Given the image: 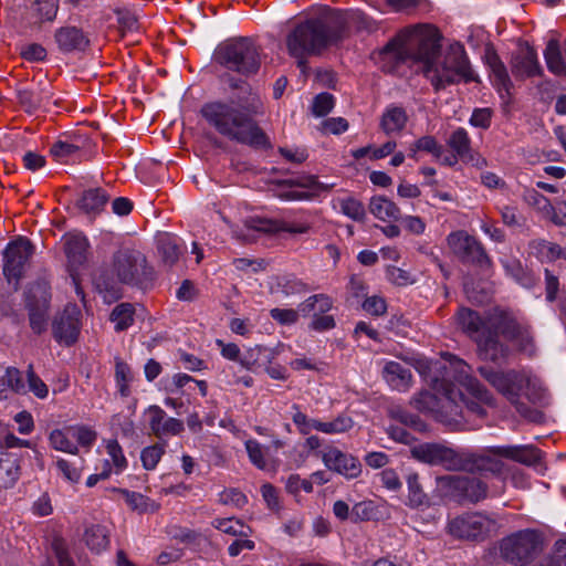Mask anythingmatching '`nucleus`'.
I'll return each instance as SVG.
<instances>
[{"label":"nucleus","instance_id":"54","mask_svg":"<svg viewBox=\"0 0 566 566\" xmlns=\"http://www.w3.org/2000/svg\"><path fill=\"white\" fill-rule=\"evenodd\" d=\"M166 451V442H158L143 449L140 459L146 470H154Z\"/></svg>","mask_w":566,"mask_h":566},{"label":"nucleus","instance_id":"22","mask_svg":"<svg viewBox=\"0 0 566 566\" xmlns=\"http://www.w3.org/2000/svg\"><path fill=\"white\" fill-rule=\"evenodd\" d=\"M511 71L516 78L533 77L541 73L537 54L527 43L521 45L513 54Z\"/></svg>","mask_w":566,"mask_h":566},{"label":"nucleus","instance_id":"43","mask_svg":"<svg viewBox=\"0 0 566 566\" xmlns=\"http://www.w3.org/2000/svg\"><path fill=\"white\" fill-rule=\"evenodd\" d=\"M544 56L547 67L557 75H566V64L563 60L559 44L555 40H551L545 49Z\"/></svg>","mask_w":566,"mask_h":566},{"label":"nucleus","instance_id":"59","mask_svg":"<svg viewBox=\"0 0 566 566\" xmlns=\"http://www.w3.org/2000/svg\"><path fill=\"white\" fill-rule=\"evenodd\" d=\"M105 448L117 472L123 471L127 467V460L123 453V449L119 446L118 441L115 439H111L106 441Z\"/></svg>","mask_w":566,"mask_h":566},{"label":"nucleus","instance_id":"2","mask_svg":"<svg viewBox=\"0 0 566 566\" xmlns=\"http://www.w3.org/2000/svg\"><path fill=\"white\" fill-rule=\"evenodd\" d=\"M347 31L344 13L328 10L326 13L298 23L287 35L286 46L297 66L305 72L306 56L319 54L327 46L342 41Z\"/></svg>","mask_w":566,"mask_h":566},{"label":"nucleus","instance_id":"53","mask_svg":"<svg viewBox=\"0 0 566 566\" xmlns=\"http://www.w3.org/2000/svg\"><path fill=\"white\" fill-rule=\"evenodd\" d=\"M115 13L122 35L133 34L139 31L140 25L135 13L127 9H117Z\"/></svg>","mask_w":566,"mask_h":566},{"label":"nucleus","instance_id":"60","mask_svg":"<svg viewBox=\"0 0 566 566\" xmlns=\"http://www.w3.org/2000/svg\"><path fill=\"white\" fill-rule=\"evenodd\" d=\"M502 264L509 275L522 285H528L532 282L531 276L526 273L521 262L517 260H505Z\"/></svg>","mask_w":566,"mask_h":566},{"label":"nucleus","instance_id":"1","mask_svg":"<svg viewBox=\"0 0 566 566\" xmlns=\"http://www.w3.org/2000/svg\"><path fill=\"white\" fill-rule=\"evenodd\" d=\"M441 39L439 30L429 24H419L400 31L379 51L382 69L391 72L408 61L418 63L422 75L430 82L434 92L461 81H478L464 46L453 43L442 52Z\"/></svg>","mask_w":566,"mask_h":566},{"label":"nucleus","instance_id":"32","mask_svg":"<svg viewBox=\"0 0 566 566\" xmlns=\"http://www.w3.org/2000/svg\"><path fill=\"white\" fill-rule=\"evenodd\" d=\"M65 254L72 268H77L86 261L87 240L82 234L65 237Z\"/></svg>","mask_w":566,"mask_h":566},{"label":"nucleus","instance_id":"5","mask_svg":"<svg viewBox=\"0 0 566 566\" xmlns=\"http://www.w3.org/2000/svg\"><path fill=\"white\" fill-rule=\"evenodd\" d=\"M545 549V535L538 528H523L510 533L499 542L500 556L513 566H527Z\"/></svg>","mask_w":566,"mask_h":566},{"label":"nucleus","instance_id":"27","mask_svg":"<svg viewBox=\"0 0 566 566\" xmlns=\"http://www.w3.org/2000/svg\"><path fill=\"white\" fill-rule=\"evenodd\" d=\"M457 321L461 329L475 342L485 331V314L481 316L476 311L461 308L457 314Z\"/></svg>","mask_w":566,"mask_h":566},{"label":"nucleus","instance_id":"20","mask_svg":"<svg viewBox=\"0 0 566 566\" xmlns=\"http://www.w3.org/2000/svg\"><path fill=\"white\" fill-rule=\"evenodd\" d=\"M485 62L491 71V80L500 94L501 99L509 104L513 95V83L507 73L506 66L494 50H486Z\"/></svg>","mask_w":566,"mask_h":566},{"label":"nucleus","instance_id":"49","mask_svg":"<svg viewBox=\"0 0 566 566\" xmlns=\"http://www.w3.org/2000/svg\"><path fill=\"white\" fill-rule=\"evenodd\" d=\"M245 450L250 462L259 470H268L269 463L266 459L268 449L258 440L249 439L244 442Z\"/></svg>","mask_w":566,"mask_h":566},{"label":"nucleus","instance_id":"15","mask_svg":"<svg viewBox=\"0 0 566 566\" xmlns=\"http://www.w3.org/2000/svg\"><path fill=\"white\" fill-rule=\"evenodd\" d=\"M502 449L503 447H491L479 452L463 450L460 471L501 474L504 469Z\"/></svg>","mask_w":566,"mask_h":566},{"label":"nucleus","instance_id":"56","mask_svg":"<svg viewBox=\"0 0 566 566\" xmlns=\"http://www.w3.org/2000/svg\"><path fill=\"white\" fill-rule=\"evenodd\" d=\"M377 517V506L374 501H361L356 503L350 511V518L354 522L370 521Z\"/></svg>","mask_w":566,"mask_h":566},{"label":"nucleus","instance_id":"17","mask_svg":"<svg viewBox=\"0 0 566 566\" xmlns=\"http://www.w3.org/2000/svg\"><path fill=\"white\" fill-rule=\"evenodd\" d=\"M322 461L328 470L344 475L346 479H356L361 473L360 461L334 446H326L322 452Z\"/></svg>","mask_w":566,"mask_h":566},{"label":"nucleus","instance_id":"37","mask_svg":"<svg viewBox=\"0 0 566 566\" xmlns=\"http://www.w3.org/2000/svg\"><path fill=\"white\" fill-rule=\"evenodd\" d=\"M442 399L441 384L437 388V394L424 390L416 395L411 403L413 407L424 413H430L437 420V413Z\"/></svg>","mask_w":566,"mask_h":566},{"label":"nucleus","instance_id":"58","mask_svg":"<svg viewBox=\"0 0 566 566\" xmlns=\"http://www.w3.org/2000/svg\"><path fill=\"white\" fill-rule=\"evenodd\" d=\"M49 441L52 448L71 454L77 453V447L67 438L65 432L55 429L50 433Z\"/></svg>","mask_w":566,"mask_h":566},{"label":"nucleus","instance_id":"62","mask_svg":"<svg viewBox=\"0 0 566 566\" xmlns=\"http://www.w3.org/2000/svg\"><path fill=\"white\" fill-rule=\"evenodd\" d=\"M333 107L334 96L329 93H321L316 95L312 103V112L317 117L327 115Z\"/></svg>","mask_w":566,"mask_h":566},{"label":"nucleus","instance_id":"61","mask_svg":"<svg viewBox=\"0 0 566 566\" xmlns=\"http://www.w3.org/2000/svg\"><path fill=\"white\" fill-rule=\"evenodd\" d=\"M392 415L394 418L397 419L400 423L410 427L416 431L424 432L427 430V424L417 415L410 413L402 409L394 411Z\"/></svg>","mask_w":566,"mask_h":566},{"label":"nucleus","instance_id":"3","mask_svg":"<svg viewBox=\"0 0 566 566\" xmlns=\"http://www.w3.org/2000/svg\"><path fill=\"white\" fill-rule=\"evenodd\" d=\"M260 105L259 98H252L250 106L242 108L224 102H211L205 104L200 113L211 127L228 139L255 148H269L268 136L251 116L258 113Z\"/></svg>","mask_w":566,"mask_h":566},{"label":"nucleus","instance_id":"33","mask_svg":"<svg viewBox=\"0 0 566 566\" xmlns=\"http://www.w3.org/2000/svg\"><path fill=\"white\" fill-rule=\"evenodd\" d=\"M532 254L542 262H554L558 259H566V251L557 243L544 239H535L528 243Z\"/></svg>","mask_w":566,"mask_h":566},{"label":"nucleus","instance_id":"51","mask_svg":"<svg viewBox=\"0 0 566 566\" xmlns=\"http://www.w3.org/2000/svg\"><path fill=\"white\" fill-rule=\"evenodd\" d=\"M523 199L545 219L547 218L548 213L553 211V205L549 199L543 196L536 189H525Z\"/></svg>","mask_w":566,"mask_h":566},{"label":"nucleus","instance_id":"30","mask_svg":"<svg viewBox=\"0 0 566 566\" xmlns=\"http://www.w3.org/2000/svg\"><path fill=\"white\" fill-rule=\"evenodd\" d=\"M20 462L14 453H0V490L12 488L20 478Z\"/></svg>","mask_w":566,"mask_h":566},{"label":"nucleus","instance_id":"23","mask_svg":"<svg viewBox=\"0 0 566 566\" xmlns=\"http://www.w3.org/2000/svg\"><path fill=\"white\" fill-rule=\"evenodd\" d=\"M479 355L484 360H490L495 364H502L506 360L510 354L509 346L500 340L495 334L482 335L476 340Z\"/></svg>","mask_w":566,"mask_h":566},{"label":"nucleus","instance_id":"14","mask_svg":"<svg viewBox=\"0 0 566 566\" xmlns=\"http://www.w3.org/2000/svg\"><path fill=\"white\" fill-rule=\"evenodd\" d=\"M33 252L34 247L27 238L20 237L8 243L3 251L2 271L9 283L18 284Z\"/></svg>","mask_w":566,"mask_h":566},{"label":"nucleus","instance_id":"8","mask_svg":"<svg viewBox=\"0 0 566 566\" xmlns=\"http://www.w3.org/2000/svg\"><path fill=\"white\" fill-rule=\"evenodd\" d=\"M485 334L502 336L507 342H518L526 349L532 340L526 326L518 322L514 311L507 307L494 306L485 311Z\"/></svg>","mask_w":566,"mask_h":566},{"label":"nucleus","instance_id":"55","mask_svg":"<svg viewBox=\"0 0 566 566\" xmlns=\"http://www.w3.org/2000/svg\"><path fill=\"white\" fill-rule=\"evenodd\" d=\"M337 202L340 208V211L345 216H347L348 218H350L355 221L364 220V218L366 216V211L360 201H358L357 199H355L353 197H347V198L338 199Z\"/></svg>","mask_w":566,"mask_h":566},{"label":"nucleus","instance_id":"39","mask_svg":"<svg viewBox=\"0 0 566 566\" xmlns=\"http://www.w3.org/2000/svg\"><path fill=\"white\" fill-rule=\"evenodd\" d=\"M84 541L91 551L101 553L109 545L108 530L103 525L93 524L86 527Z\"/></svg>","mask_w":566,"mask_h":566},{"label":"nucleus","instance_id":"25","mask_svg":"<svg viewBox=\"0 0 566 566\" xmlns=\"http://www.w3.org/2000/svg\"><path fill=\"white\" fill-rule=\"evenodd\" d=\"M55 41L63 52L84 51L90 44L88 38L75 27H63L56 30Z\"/></svg>","mask_w":566,"mask_h":566},{"label":"nucleus","instance_id":"16","mask_svg":"<svg viewBox=\"0 0 566 566\" xmlns=\"http://www.w3.org/2000/svg\"><path fill=\"white\" fill-rule=\"evenodd\" d=\"M50 293L44 284L32 286L27 294V307L32 331L41 334L46 329Z\"/></svg>","mask_w":566,"mask_h":566},{"label":"nucleus","instance_id":"38","mask_svg":"<svg viewBox=\"0 0 566 566\" xmlns=\"http://www.w3.org/2000/svg\"><path fill=\"white\" fill-rule=\"evenodd\" d=\"M369 210L377 219L382 221H396L400 218L398 206L385 197L371 198Z\"/></svg>","mask_w":566,"mask_h":566},{"label":"nucleus","instance_id":"18","mask_svg":"<svg viewBox=\"0 0 566 566\" xmlns=\"http://www.w3.org/2000/svg\"><path fill=\"white\" fill-rule=\"evenodd\" d=\"M81 311L69 304L53 322V335L59 343L70 346L76 342L81 328Z\"/></svg>","mask_w":566,"mask_h":566},{"label":"nucleus","instance_id":"36","mask_svg":"<svg viewBox=\"0 0 566 566\" xmlns=\"http://www.w3.org/2000/svg\"><path fill=\"white\" fill-rule=\"evenodd\" d=\"M109 200V195L103 188L85 190L77 201V206L86 213H98Z\"/></svg>","mask_w":566,"mask_h":566},{"label":"nucleus","instance_id":"48","mask_svg":"<svg viewBox=\"0 0 566 566\" xmlns=\"http://www.w3.org/2000/svg\"><path fill=\"white\" fill-rule=\"evenodd\" d=\"M397 147L396 142L388 140L380 147L366 146L353 150L352 155L355 159H361L369 157L373 160L381 159L394 153Z\"/></svg>","mask_w":566,"mask_h":566},{"label":"nucleus","instance_id":"29","mask_svg":"<svg viewBox=\"0 0 566 566\" xmlns=\"http://www.w3.org/2000/svg\"><path fill=\"white\" fill-rule=\"evenodd\" d=\"M382 374L385 380L392 389L405 391L411 385V371L400 363L388 361L384 367Z\"/></svg>","mask_w":566,"mask_h":566},{"label":"nucleus","instance_id":"64","mask_svg":"<svg viewBox=\"0 0 566 566\" xmlns=\"http://www.w3.org/2000/svg\"><path fill=\"white\" fill-rule=\"evenodd\" d=\"M52 549L57 559L59 566H74L70 557L67 545L62 537H54L52 541Z\"/></svg>","mask_w":566,"mask_h":566},{"label":"nucleus","instance_id":"41","mask_svg":"<svg viewBox=\"0 0 566 566\" xmlns=\"http://www.w3.org/2000/svg\"><path fill=\"white\" fill-rule=\"evenodd\" d=\"M333 308V300L326 294H315L300 303L298 311L303 316L313 313L325 315Z\"/></svg>","mask_w":566,"mask_h":566},{"label":"nucleus","instance_id":"42","mask_svg":"<svg viewBox=\"0 0 566 566\" xmlns=\"http://www.w3.org/2000/svg\"><path fill=\"white\" fill-rule=\"evenodd\" d=\"M116 491L123 495L126 504L133 511H137L138 513H146L157 510L156 503L142 493L128 491L126 489H118Z\"/></svg>","mask_w":566,"mask_h":566},{"label":"nucleus","instance_id":"40","mask_svg":"<svg viewBox=\"0 0 566 566\" xmlns=\"http://www.w3.org/2000/svg\"><path fill=\"white\" fill-rule=\"evenodd\" d=\"M407 488H408V495H407V505L411 509H418L421 506H428L429 505V497L423 491L420 482H419V475L417 473H410L407 476Z\"/></svg>","mask_w":566,"mask_h":566},{"label":"nucleus","instance_id":"21","mask_svg":"<svg viewBox=\"0 0 566 566\" xmlns=\"http://www.w3.org/2000/svg\"><path fill=\"white\" fill-rule=\"evenodd\" d=\"M146 412L149 417V429L159 440H164L170 436H178L185 429L181 420L168 417L158 406H150Z\"/></svg>","mask_w":566,"mask_h":566},{"label":"nucleus","instance_id":"57","mask_svg":"<svg viewBox=\"0 0 566 566\" xmlns=\"http://www.w3.org/2000/svg\"><path fill=\"white\" fill-rule=\"evenodd\" d=\"M17 98L21 107L28 114H34L40 109L39 93L27 87L17 88Z\"/></svg>","mask_w":566,"mask_h":566},{"label":"nucleus","instance_id":"4","mask_svg":"<svg viewBox=\"0 0 566 566\" xmlns=\"http://www.w3.org/2000/svg\"><path fill=\"white\" fill-rule=\"evenodd\" d=\"M213 61L229 71L248 77L260 70L261 49L250 38H232L217 46Z\"/></svg>","mask_w":566,"mask_h":566},{"label":"nucleus","instance_id":"45","mask_svg":"<svg viewBox=\"0 0 566 566\" xmlns=\"http://www.w3.org/2000/svg\"><path fill=\"white\" fill-rule=\"evenodd\" d=\"M211 525L224 534L239 537H248L251 530L244 525L240 520L232 517L228 518H214Z\"/></svg>","mask_w":566,"mask_h":566},{"label":"nucleus","instance_id":"26","mask_svg":"<svg viewBox=\"0 0 566 566\" xmlns=\"http://www.w3.org/2000/svg\"><path fill=\"white\" fill-rule=\"evenodd\" d=\"M275 357V352L272 348L256 345L248 348L241 359L240 365L251 371H258L260 368L270 365Z\"/></svg>","mask_w":566,"mask_h":566},{"label":"nucleus","instance_id":"10","mask_svg":"<svg viewBox=\"0 0 566 566\" xmlns=\"http://www.w3.org/2000/svg\"><path fill=\"white\" fill-rule=\"evenodd\" d=\"M447 243L452 253L462 262L473 264L482 269L491 266L482 243L463 230L451 232L447 237Z\"/></svg>","mask_w":566,"mask_h":566},{"label":"nucleus","instance_id":"44","mask_svg":"<svg viewBox=\"0 0 566 566\" xmlns=\"http://www.w3.org/2000/svg\"><path fill=\"white\" fill-rule=\"evenodd\" d=\"M135 308L130 303H120L111 313V321L115 324L116 332L127 329L134 323Z\"/></svg>","mask_w":566,"mask_h":566},{"label":"nucleus","instance_id":"34","mask_svg":"<svg viewBox=\"0 0 566 566\" xmlns=\"http://www.w3.org/2000/svg\"><path fill=\"white\" fill-rule=\"evenodd\" d=\"M501 452L505 459H510L525 465H536L541 462V451L533 446L503 447Z\"/></svg>","mask_w":566,"mask_h":566},{"label":"nucleus","instance_id":"28","mask_svg":"<svg viewBox=\"0 0 566 566\" xmlns=\"http://www.w3.org/2000/svg\"><path fill=\"white\" fill-rule=\"evenodd\" d=\"M408 122V115L403 107L395 104L388 105L381 117L379 126L386 135L400 133Z\"/></svg>","mask_w":566,"mask_h":566},{"label":"nucleus","instance_id":"9","mask_svg":"<svg viewBox=\"0 0 566 566\" xmlns=\"http://www.w3.org/2000/svg\"><path fill=\"white\" fill-rule=\"evenodd\" d=\"M444 494L463 503H478L488 495L489 486L480 478L468 475H446L438 479Z\"/></svg>","mask_w":566,"mask_h":566},{"label":"nucleus","instance_id":"19","mask_svg":"<svg viewBox=\"0 0 566 566\" xmlns=\"http://www.w3.org/2000/svg\"><path fill=\"white\" fill-rule=\"evenodd\" d=\"M462 386L475 399L471 400L464 397L463 410L465 415V423L468 422V416L471 413L483 418L486 415V411L481 403L492 405V395L478 379L471 376H465L463 378Z\"/></svg>","mask_w":566,"mask_h":566},{"label":"nucleus","instance_id":"12","mask_svg":"<svg viewBox=\"0 0 566 566\" xmlns=\"http://www.w3.org/2000/svg\"><path fill=\"white\" fill-rule=\"evenodd\" d=\"M462 451L437 442L420 443L410 450L413 459L430 465H441L449 471H460Z\"/></svg>","mask_w":566,"mask_h":566},{"label":"nucleus","instance_id":"46","mask_svg":"<svg viewBox=\"0 0 566 566\" xmlns=\"http://www.w3.org/2000/svg\"><path fill=\"white\" fill-rule=\"evenodd\" d=\"M354 423L352 417L340 413L331 421L319 420L318 431L325 434H339L349 431L354 427Z\"/></svg>","mask_w":566,"mask_h":566},{"label":"nucleus","instance_id":"47","mask_svg":"<svg viewBox=\"0 0 566 566\" xmlns=\"http://www.w3.org/2000/svg\"><path fill=\"white\" fill-rule=\"evenodd\" d=\"M291 419L303 436L310 434L312 430L318 431L319 420L307 417L297 403L291 406Z\"/></svg>","mask_w":566,"mask_h":566},{"label":"nucleus","instance_id":"35","mask_svg":"<svg viewBox=\"0 0 566 566\" xmlns=\"http://www.w3.org/2000/svg\"><path fill=\"white\" fill-rule=\"evenodd\" d=\"M157 250L163 263L167 266L175 265L181 254L179 239L168 233H164L158 238Z\"/></svg>","mask_w":566,"mask_h":566},{"label":"nucleus","instance_id":"31","mask_svg":"<svg viewBox=\"0 0 566 566\" xmlns=\"http://www.w3.org/2000/svg\"><path fill=\"white\" fill-rule=\"evenodd\" d=\"M253 228L264 232H289L292 234H303L311 229L307 222H290L284 220L259 219L253 221Z\"/></svg>","mask_w":566,"mask_h":566},{"label":"nucleus","instance_id":"13","mask_svg":"<svg viewBox=\"0 0 566 566\" xmlns=\"http://www.w3.org/2000/svg\"><path fill=\"white\" fill-rule=\"evenodd\" d=\"M495 522L481 513H469L449 521L448 533L459 539L482 541L494 530Z\"/></svg>","mask_w":566,"mask_h":566},{"label":"nucleus","instance_id":"11","mask_svg":"<svg viewBox=\"0 0 566 566\" xmlns=\"http://www.w3.org/2000/svg\"><path fill=\"white\" fill-rule=\"evenodd\" d=\"M442 399L437 421L443 423L451 430H461L465 427V415L463 410L464 394L452 382L441 381Z\"/></svg>","mask_w":566,"mask_h":566},{"label":"nucleus","instance_id":"7","mask_svg":"<svg viewBox=\"0 0 566 566\" xmlns=\"http://www.w3.org/2000/svg\"><path fill=\"white\" fill-rule=\"evenodd\" d=\"M113 273L123 284L148 289L155 277L151 266L147 264L146 256L135 249H120L113 256Z\"/></svg>","mask_w":566,"mask_h":566},{"label":"nucleus","instance_id":"63","mask_svg":"<svg viewBox=\"0 0 566 566\" xmlns=\"http://www.w3.org/2000/svg\"><path fill=\"white\" fill-rule=\"evenodd\" d=\"M96 286L99 292L104 293V298L107 302L116 301L120 297V289L115 282H111L104 275L96 279Z\"/></svg>","mask_w":566,"mask_h":566},{"label":"nucleus","instance_id":"52","mask_svg":"<svg viewBox=\"0 0 566 566\" xmlns=\"http://www.w3.org/2000/svg\"><path fill=\"white\" fill-rule=\"evenodd\" d=\"M410 151L413 154L417 151L429 153L439 159L443 154V146L440 145L433 136L426 135L418 138L410 145Z\"/></svg>","mask_w":566,"mask_h":566},{"label":"nucleus","instance_id":"24","mask_svg":"<svg viewBox=\"0 0 566 566\" xmlns=\"http://www.w3.org/2000/svg\"><path fill=\"white\" fill-rule=\"evenodd\" d=\"M448 146L457 154L461 160L474 165H485V160L476 157L471 147V138L463 127L454 129L447 140Z\"/></svg>","mask_w":566,"mask_h":566},{"label":"nucleus","instance_id":"50","mask_svg":"<svg viewBox=\"0 0 566 566\" xmlns=\"http://www.w3.org/2000/svg\"><path fill=\"white\" fill-rule=\"evenodd\" d=\"M115 379L122 397L130 395L129 384L133 380L130 367L120 358L115 359Z\"/></svg>","mask_w":566,"mask_h":566},{"label":"nucleus","instance_id":"6","mask_svg":"<svg viewBox=\"0 0 566 566\" xmlns=\"http://www.w3.org/2000/svg\"><path fill=\"white\" fill-rule=\"evenodd\" d=\"M479 374L509 401L515 405L516 410L523 417L531 421H538L541 415L538 411L528 408L526 405L518 402L520 392L527 382L528 378L524 371L510 369L496 370L490 366L479 367Z\"/></svg>","mask_w":566,"mask_h":566}]
</instances>
